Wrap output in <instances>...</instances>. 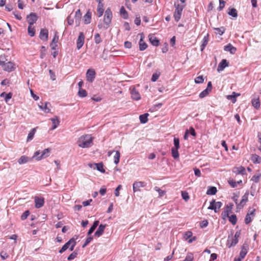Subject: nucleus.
Wrapping results in <instances>:
<instances>
[{
  "label": "nucleus",
  "mask_w": 261,
  "mask_h": 261,
  "mask_svg": "<svg viewBox=\"0 0 261 261\" xmlns=\"http://www.w3.org/2000/svg\"><path fill=\"white\" fill-rule=\"evenodd\" d=\"M78 145L82 148H88L92 144V138L89 135L82 136L77 141Z\"/></svg>",
  "instance_id": "f257e3e1"
},
{
  "label": "nucleus",
  "mask_w": 261,
  "mask_h": 261,
  "mask_svg": "<svg viewBox=\"0 0 261 261\" xmlns=\"http://www.w3.org/2000/svg\"><path fill=\"white\" fill-rule=\"evenodd\" d=\"M113 15L112 11L110 8H108L104 15L103 18V22H104V26L103 28L105 29H107L110 25L111 23Z\"/></svg>",
  "instance_id": "f03ea898"
},
{
  "label": "nucleus",
  "mask_w": 261,
  "mask_h": 261,
  "mask_svg": "<svg viewBox=\"0 0 261 261\" xmlns=\"http://www.w3.org/2000/svg\"><path fill=\"white\" fill-rule=\"evenodd\" d=\"M175 10L174 13V18L176 22H178L181 18L182 10L185 7L184 5H180L178 2L174 3Z\"/></svg>",
  "instance_id": "7ed1b4c3"
},
{
  "label": "nucleus",
  "mask_w": 261,
  "mask_h": 261,
  "mask_svg": "<svg viewBox=\"0 0 261 261\" xmlns=\"http://www.w3.org/2000/svg\"><path fill=\"white\" fill-rule=\"evenodd\" d=\"M76 242L74 238L70 239L67 243H66L59 250L60 253H62L65 252L68 248L70 251L73 250L74 248L76 245Z\"/></svg>",
  "instance_id": "20e7f679"
},
{
  "label": "nucleus",
  "mask_w": 261,
  "mask_h": 261,
  "mask_svg": "<svg viewBox=\"0 0 261 261\" xmlns=\"http://www.w3.org/2000/svg\"><path fill=\"white\" fill-rule=\"evenodd\" d=\"M50 151V149L46 148L42 151L41 156H38V155H39L40 153L39 151H37L35 152L33 157H36V160L37 161H40L42 159H44L48 157L49 155Z\"/></svg>",
  "instance_id": "39448f33"
},
{
  "label": "nucleus",
  "mask_w": 261,
  "mask_h": 261,
  "mask_svg": "<svg viewBox=\"0 0 261 261\" xmlns=\"http://www.w3.org/2000/svg\"><path fill=\"white\" fill-rule=\"evenodd\" d=\"M255 210L254 208H250L249 209L245 219V223L246 224H249L252 221L253 218L255 217Z\"/></svg>",
  "instance_id": "423d86ee"
},
{
  "label": "nucleus",
  "mask_w": 261,
  "mask_h": 261,
  "mask_svg": "<svg viewBox=\"0 0 261 261\" xmlns=\"http://www.w3.org/2000/svg\"><path fill=\"white\" fill-rule=\"evenodd\" d=\"M222 204L221 202H216L215 199H213L211 202L208 209L214 210L215 213L218 212V210L221 207Z\"/></svg>",
  "instance_id": "0eeeda50"
},
{
  "label": "nucleus",
  "mask_w": 261,
  "mask_h": 261,
  "mask_svg": "<svg viewBox=\"0 0 261 261\" xmlns=\"http://www.w3.org/2000/svg\"><path fill=\"white\" fill-rule=\"evenodd\" d=\"M146 185V183L144 181H135L133 185L134 192L140 191V188L145 187Z\"/></svg>",
  "instance_id": "6e6552de"
},
{
  "label": "nucleus",
  "mask_w": 261,
  "mask_h": 261,
  "mask_svg": "<svg viewBox=\"0 0 261 261\" xmlns=\"http://www.w3.org/2000/svg\"><path fill=\"white\" fill-rule=\"evenodd\" d=\"M96 73L94 69H89L86 73V77L88 82L92 83L95 77Z\"/></svg>",
  "instance_id": "1a4fd4ad"
},
{
  "label": "nucleus",
  "mask_w": 261,
  "mask_h": 261,
  "mask_svg": "<svg viewBox=\"0 0 261 261\" xmlns=\"http://www.w3.org/2000/svg\"><path fill=\"white\" fill-rule=\"evenodd\" d=\"M37 18L38 17L36 13H31L29 15L27 16V20L29 25H33L34 23L36 22Z\"/></svg>",
  "instance_id": "9d476101"
},
{
  "label": "nucleus",
  "mask_w": 261,
  "mask_h": 261,
  "mask_svg": "<svg viewBox=\"0 0 261 261\" xmlns=\"http://www.w3.org/2000/svg\"><path fill=\"white\" fill-rule=\"evenodd\" d=\"M85 36L83 32H80L79 36L76 41V47L80 49L84 43Z\"/></svg>",
  "instance_id": "9b49d317"
},
{
  "label": "nucleus",
  "mask_w": 261,
  "mask_h": 261,
  "mask_svg": "<svg viewBox=\"0 0 261 261\" xmlns=\"http://www.w3.org/2000/svg\"><path fill=\"white\" fill-rule=\"evenodd\" d=\"M34 202L35 207L37 208H39L43 206L44 203V198L42 197H39L35 196L34 198Z\"/></svg>",
  "instance_id": "f8f14e48"
},
{
  "label": "nucleus",
  "mask_w": 261,
  "mask_h": 261,
  "mask_svg": "<svg viewBox=\"0 0 261 261\" xmlns=\"http://www.w3.org/2000/svg\"><path fill=\"white\" fill-rule=\"evenodd\" d=\"M39 38L42 41H47L48 38V30L45 28L41 29L39 34Z\"/></svg>",
  "instance_id": "ddd939ff"
},
{
  "label": "nucleus",
  "mask_w": 261,
  "mask_h": 261,
  "mask_svg": "<svg viewBox=\"0 0 261 261\" xmlns=\"http://www.w3.org/2000/svg\"><path fill=\"white\" fill-rule=\"evenodd\" d=\"M249 196V192L247 191L244 195L242 196V199L238 205V208H242L245 205L246 203L248 201Z\"/></svg>",
  "instance_id": "4468645a"
},
{
  "label": "nucleus",
  "mask_w": 261,
  "mask_h": 261,
  "mask_svg": "<svg viewBox=\"0 0 261 261\" xmlns=\"http://www.w3.org/2000/svg\"><path fill=\"white\" fill-rule=\"evenodd\" d=\"M2 67L4 70L8 72H11L14 70L15 68L14 64L11 62H8L5 64H4Z\"/></svg>",
  "instance_id": "2eb2a0df"
},
{
  "label": "nucleus",
  "mask_w": 261,
  "mask_h": 261,
  "mask_svg": "<svg viewBox=\"0 0 261 261\" xmlns=\"http://www.w3.org/2000/svg\"><path fill=\"white\" fill-rule=\"evenodd\" d=\"M102 1L103 0L96 1V2L98 3L97 8V16L98 17H101L103 15L104 12L103 4L102 3Z\"/></svg>",
  "instance_id": "dca6fc26"
},
{
  "label": "nucleus",
  "mask_w": 261,
  "mask_h": 261,
  "mask_svg": "<svg viewBox=\"0 0 261 261\" xmlns=\"http://www.w3.org/2000/svg\"><path fill=\"white\" fill-rule=\"evenodd\" d=\"M228 66V63L226 59H223L219 64L217 71L220 72L222 71L224 68Z\"/></svg>",
  "instance_id": "f3484780"
},
{
  "label": "nucleus",
  "mask_w": 261,
  "mask_h": 261,
  "mask_svg": "<svg viewBox=\"0 0 261 261\" xmlns=\"http://www.w3.org/2000/svg\"><path fill=\"white\" fill-rule=\"evenodd\" d=\"M232 172L237 174L244 175L246 174L245 168L243 166L234 167L232 169Z\"/></svg>",
  "instance_id": "a211bd4d"
},
{
  "label": "nucleus",
  "mask_w": 261,
  "mask_h": 261,
  "mask_svg": "<svg viewBox=\"0 0 261 261\" xmlns=\"http://www.w3.org/2000/svg\"><path fill=\"white\" fill-rule=\"evenodd\" d=\"M221 216L223 219L222 223L225 224L227 218H228V204L225 205V210L222 213Z\"/></svg>",
  "instance_id": "6ab92c4d"
},
{
  "label": "nucleus",
  "mask_w": 261,
  "mask_h": 261,
  "mask_svg": "<svg viewBox=\"0 0 261 261\" xmlns=\"http://www.w3.org/2000/svg\"><path fill=\"white\" fill-rule=\"evenodd\" d=\"M106 227V225L100 224L95 232L94 235L97 237H100L103 234Z\"/></svg>",
  "instance_id": "aec40b11"
},
{
  "label": "nucleus",
  "mask_w": 261,
  "mask_h": 261,
  "mask_svg": "<svg viewBox=\"0 0 261 261\" xmlns=\"http://www.w3.org/2000/svg\"><path fill=\"white\" fill-rule=\"evenodd\" d=\"M82 16V13L80 9H78L75 13V22L76 25L78 26L80 24V20Z\"/></svg>",
  "instance_id": "412c9836"
},
{
  "label": "nucleus",
  "mask_w": 261,
  "mask_h": 261,
  "mask_svg": "<svg viewBox=\"0 0 261 261\" xmlns=\"http://www.w3.org/2000/svg\"><path fill=\"white\" fill-rule=\"evenodd\" d=\"M132 97L135 100H138L141 98L140 94L135 88H133L131 92Z\"/></svg>",
  "instance_id": "4be33fe9"
},
{
  "label": "nucleus",
  "mask_w": 261,
  "mask_h": 261,
  "mask_svg": "<svg viewBox=\"0 0 261 261\" xmlns=\"http://www.w3.org/2000/svg\"><path fill=\"white\" fill-rule=\"evenodd\" d=\"M50 120L51 121L53 124L51 129V130L55 129L59 125L60 121L59 120V118L57 116H56L54 118H51L50 119Z\"/></svg>",
  "instance_id": "5701e85b"
},
{
  "label": "nucleus",
  "mask_w": 261,
  "mask_h": 261,
  "mask_svg": "<svg viewBox=\"0 0 261 261\" xmlns=\"http://www.w3.org/2000/svg\"><path fill=\"white\" fill-rule=\"evenodd\" d=\"M31 160V159L29 158L28 156L25 155H22L18 159V163L19 164L21 165L27 163Z\"/></svg>",
  "instance_id": "b1692460"
},
{
  "label": "nucleus",
  "mask_w": 261,
  "mask_h": 261,
  "mask_svg": "<svg viewBox=\"0 0 261 261\" xmlns=\"http://www.w3.org/2000/svg\"><path fill=\"white\" fill-rule=\"evenodd\" d=\"M120 15L124 19H127L128 18V14L125 10L124 7L122 6L120 9Z\"/></svg>",
  "instance_id": "393cba45"
},
{
  "label": "nucleus",
  "mask_w": 261,
  "mask_h": 261,
  "mask_svg": "<svg viewBox=\"0 0 261 261\" xmlns=\"http://www.w3.org/2000/svg\"><path fill=\"white\" fill-rule=\"evenodd\" d=\"M149 40L150 43L154 46H158L159 45V40L153 35L149 36Z\"/></svg>",
  "instance_id": "a878e982"
},
{
  "label": "nucleus",
  "mask_w": 261,
  "mask_h": 261,
  "mask_svg": "<svg viewBox=\"0 0 261 261\" xmlns=\"http://www.w3.org/2000/svg\"><path fill=\"white\" fill-rule=\"evenodd\" d=\"M208 41V35L207 34L204 37L202 40V43L200 46V50L202 51L207 45Z\"/></svg>",
  "instance_id": "bb28decb"
},
{
  "label": "nucleus",
  "mask_w": 261,
  "mask_h": 261,
  "mask_svg": "<svg viewBox=\"0 0 261 261\" xmlns=\"http://www.w3.org/2000/svg\"><path fill=\"white\" fill-rule=\"evenodd\" d=\"M91 13L89 11L84 15L83 20L85 24H89L91 22Z\"/></svg>",
  "instance_id": "cd10ccee"
},
{
  "label": "nucleus",
  "mask_w": 261,
  "mask_h": 261,
  "mask_svg": "<svg viewBox=\"0 0 261 261\" xmlns=\"http://www.w3.org/2000/svg\"><path fill=\"white\" fill-rule=\"evenodd\" d=\"M147 47V44L143 41V37L142 36L139 41V49L141 51L144 50Z\"/></svg>",
  "instance_id": "c85d7f7f"
},
{
  "label": "nucleus",
  "mask_w": 261,
  "mask_h": 261,
  "mask_svg": "<svg viewBox=\"0 0 261 261\" xmlns=\"http://www.w3.org/2000/svg\"><path fill=\"white\" fill-rule=\"evenodd\" d=\"M241 95V94L239 93H236L235 92H233L231 94L229 95V100L232 103H235L237 101V97Z\"/></svg>",
  "instance_id": "c756f323"
},
{
  "label": "nucleus",
  "mask_w": 261,
  "mask_h": 261,
  "mask_svg": "<svg viewBox=\"0 0 261 261\" xmlns=\"http://www.w3.org/2000/svg\"><path fill=\"white\" fill-rule=\"evenodd\" d=\"M217 189L215 187H208L206 191V194L208 195H213L216 194Z\"/></svg>",
  "instance_id": "7c9ffc66"
},
{
  "label": "nucleus",
  "mask_w": 261,
  "mask_h": 261,
  "mask_svg": "<svg viewBox=\"0 0 261 261\" xmlns=\"http://www.w3.org/2000/svg\"><path fill=\"white\" fill-rule=\"evenodd\" d=\"M252 162L254 164H259L261 162V158L257 154H252L251 158Z\"/></svg>",
  "instance_id": "2f4dec72"
},
{
  "label": "nucleus",
  "mask_w": 261,
  "mask_h": 261,
  "mask_svg": "<svg viewBox=\"0 0 261 261\" xmlns=\"http://www.w3.org/2000/svg\"><path fill=\"white\" fill-rule=\"evenodd\" d=\"M98 224H99V221L97 220V221H94L92 226L89 229V230L87 233V234L88 235L91 234L95 230L96 228L98 225Z\"/></svg>",
  "instance_id": "473e14b6"
},
{
  "label": "nucleus",
  "mask_w": 261,
  "mask_h": 261,
  "mask_svg": "<svg viewBox=\"0 0 261 261\" xmlns=\"http://www.w3.org/2000/svg\"><path fill=\"white\" fill-rule=\"evenodd\" d=\"M149 114L148 113H145L144 114L141 115L139 116L140 121L141 123H146L148 121V116Z\"/></svg>",
  "instance_id": "72a5a7b5"
},
{
  "label": "nucleus",
  "mask_w": 261,
  "mask_h": 261,
  "mask_svg": "<svg viewBox=\"0 0 261 261\" xmlns=\"http://www.w3.org/2000/svg\"><path fill=\"white\" fill-rule=\"evenodd\" d=\"M94 165L96 166L95 168L101 173H105V170L103 169V165L102 163H94Z\"/></svg>",
  "instance_id": "f704fd0d"
},
{
  "label": "nucleus",
  "mask_w": 261,
  "mask_h": 261,
  "mask_svg": "<svg viewBox=\"0 0 261 261\" xmlns=\"http://www.w3.org/2000/svg\"><path fill=\"white\" fill-rule=\"evenodd\" d=\"M28 34L31 37L34 36L35 34V28L33 27V25H29L28 28Z\"/></svg>",
  "instance_id": "c9c22d12"
},
{
  "label": "nucleus",
  "mask_w": 261,
  "mask_h": 261,
  "mask_svg": "<svg viewBox=\"0 0 261 261\" xmlns=\"http://www.w3.org/2000/svg\"><path fill=\"white\" fill-rule=\"evenodd\" d=\"M252 106L256 109H258L260 107V101L259 98L253 99L252 100Z\"/></svg>",
  "instance_id": "e433bc0d"
},
{
  "label": "nucleus",
  "mask_w": 261,
  "mask_h": 261,
  "mask_svg": "<svg viewBox=\"0 0 261 261\" xmlns=\"http://www.w3.org/2000/svg\"><path fill=\"white\" fill-rule=\"evenodd\" d=\"M178 149H176L174 147L171 148L172 155L174 159H177L179 158Z\"/></svg>",
  "instance_id": "4c0bfd02"
},
{
  "label": "nucleus",
  "mask_w": 261,
  "mask_h": 261,
  "mask_svg": "<svg viewBox=\"0 0 261 261\" xmlns=\"http://www.w3.org/2000/svg\"><path fill=\"white\" fill-rule=\"evenodd\" d=\"M242 180L241 179L238 180V181H235L233 180H229V185L232 188H235L237 186V185H242Z\"/></svg>",
  "instance_id": "58836bf2"
},
{
  "label": "nucleus",
  "mask_w": 261,
  "mask_h": 261,
  "mask_svg": "<svg viewBox=\"0 0 261 261\" xmlns=\"http://www.w3.org/2000/svg\"><path fill=\"white\" fill-rule=\"evenodd\" d=\"M48 105H50V103L48 102H45L44 106H39L40 109H41L44 112L47 113L50 112V109L48 107Z\"/></svg>",
  "instance_id": "ea45409f"
},
{
  "label": "nucleus",
  "mask_w": 261,
  "mask_h": 261,
  "mask_svg": "<svg viewBox=\"0 0 261 261\" xmlns=\"http://www.w3.org/2000/svg\"><path fill=\"white\" fill-rule=\"evenodd\" d=\"M36 132V128H33L29 133L28 138H27V141H29L30 140H31L33 139L34 134Z\"/></svg>",
  "instance_id": "a19ab883"
},
{
  "label": "nucleus",
  "mask_w": 261,
  "mask_h": 261,
  "mask_svg": "<svg viewBox=\"0 0 261 261\" xmlns=\"http://www.w3.org/2000/svg\"><path fill=\"white\" fill-rule=\"evenodd\" d=\"M120 158V153L119 151H116L115 155L114 157V162L116 165H117L119 162V159Z\"/></svg>",
  "instance_id": "79ce46f5"
},
{
  "label": "nucleus",
  "mask_w": 261,
  "mask_h": 261,
  "mask_svg": "<svg viewBox=\"0 0 261 261\" xmlns=\"http://www.w3.org/2000/svg\"><path fill=\"white\" fill-rule=\"evenodd\" d=\"M78 95L81 97H85L87 95V93L85 89L80 88L78 92Z\"/></svg>",
  "instance_id": "37998d69"
},
{
  "label": "nucleus",
  "mask_w": 261,
  "mask_h": 261,
  "mask_svg": "<svg viewBox=\"0 0 261 261\" xmlns=\"http://www.w3.org/2000/svg\"><path fill=\"white\" fill-rule=\"evenodd\" d=\"M247 253L246 249L243 247L240 253V256L238 258H241V260L243 259Z\"/></svg>",
  "instance_id": "c03bdc74"
},
{
  "label": "nucleus",
  "mask_w": 261,
  "mask_h": 261,
  "mask_svg": "<svg viewBox=\"0 0 261 261\" xmlns=\"http://www.w3.org/2000/svg\"><path fill=\"white\" fill-rule=\"evenodd\" d=\"M229 16H231L233 17H237L238 16V12L237 10L234 8H232L229 9Z\"/></svg>",
  "instance_id": "a18cd8bd"
},
{
  "label": "nucleus",
  "mask_w": 261,
  "mask_h": 261,
  "mask_svg": "<svg viewBox=\"0 0 261 261\" xmlns=\"http://www.w3.org/2000/svg\"><path fill=\"white\" fill-rule=\"evenodd\" d=\"M237 221V218L236 215L233 214L229 216V222L233 225H235Z\"/></svg>",
  "instance_id": "49530a36"
},
{
  "label": "nucleus",
  "mask_w": 261,
  "mask_h": 261,
  "mask_svg": "<svg viewBox=\"0 0 261 261\" xmlns=\"http://www.w3.org/2000/svg\"><path fill=\"white\" fill-rule=\"evenodd\" d=\"M160 75V72H156L152 74V77H151V81L153 82H156L157 80L159 79V76Z\"/></svg>",
  "instance_id": "de8ad7c7"
},
{
  "label": "nucleus",
  "mask_w": 261,
  "mask_h": 261,
  "mask_svg": "<svg viewBox=\"0 0 261 261\" xmlns=\"http://www.w3.org/2000/svg\"><path fill=\"white\" fill-rule=\"evenodd\" d=\"M154 190L159 193L160 197L163 196L166 193V192L165 191L162 190L158 187H155L154 188Z\"/></svg>",
  "instance_id": "09e8293b"
},
{
  "label": "nucleus",
  "mask_w": 261,
  "mask_h": 261,
  "mask_svg": "<svg viewBox=\"0 0 261 261\" xmlns=\"http://www.w3.org/2000/svg\"><path fill=\"white\" fill-rule=\"evenodd\" d=\"M94 41L96 44H99L102 41L100 35L98 33L94 35Z\"/></svg>",
  "instance_id": "8fccbe9b"
},
{
  "label": "nucleus",
  "mask_w": 261,
  "mask_h": 261,
  "mask_svg": "<svg viewBox=\"0 0 261 261\" xmlns=\"http://www.w3.org/2000/svg\"><path fill=\"white\" fill-rule=\"evenodd\" d=\"M93 240V237L92 236H90L89 237H88L85 243H84V244L82 246V248H85L87 245H88L90 243V242Z\"/></svg>",
  "instance_id": "3c124183"
},
{
  "label": "nucleus",
  "mask_w": 261,
  "mask_h": 261,
  "mask_svg": "<svg viewBox=\"0 0 261 261\" xmlns=\"http://www.w3.org/2000/svg\"><path fill=\"white\" fill-rule=\"evenodd\" d=\"M209 92H210V91L205 89V90H204L203 91H202L200 93L199 97L200 98H204V97H205L206 96H207Z\"/></svg>",
  "instance_id": "603ef678"
},
{
  "label": "nucleus",
  "mask_w": 261,
  "mask_h": 261,
  "mask_svg": "<svg viewBox=\"0 0 261 261\" xmlns=\"http://www.w3.org/2000/svg\"><path fill=\"white\" fill-rule=\"evenodd\" d=\"M30 213L29 211L27 210L25 211L21 216V219L22 220H25L30 215Z\"/></svg>",
  "instance_id": "864d4df0"
},
{
  "label": "nucleus",
  "mask_w": 261,
  "mask_h": 261,
  "mask_svg": "<svg viewBox=\"0 0 261 261\" xmlns=\"http://www.w3.org/2000/svg\"><path fill=\"white\" fill-rule=\"evenodd\" d=\"M77 255V253L75 251L73 252L71 254H70L68 257H67V259L68 260H71L76 257Z\"/></svg>",
  "instance_id": "5fc2aeb1"
},
{
  "label": "nucleus",
  "mask_w": 261,
  "mask_h": 261,
  "mask_svg": "<svg viewBox=\"0 0 261 261\" xmlns=\"http://www.w3.org/2000/svg\"><path fill=\"white\" fill-rule=\"evenodd\" d=\"M204 82L203 76H198L195 79V82L196 84H201Z\"/></svg>",
  "instance_id": "6e6d98bb"
},
{
  "label": "nucleus",
  "mask_w": 261,
  "mask_h": 261,
  "mask_svg": "<svg viewBox=\"0 0 261 261\" xmlns=\"http://www.w3.org/2000/svg\"><path fill=\"white\" fill-rule=\"evenodd\" d=\"M260 177V174L254 175L252 176V178H251V180H252L254 182L257 183V182H258L259 181Z\"/></svg>",
  "instance_id": "4d7b16f0"
},
{
  "label": "nucleus",
  "mask_w": 261,
  "mask_h": 261,
  "mask_svg": "<svg viewBox=\"0 0 261 261\" xmlns=\"http://www.w3.org/2000/svg\"><path fill=\"white\" fill-rule=\"evenodd\" d=\"M174 148L176 149L179 148V140L177 138H174Z\"/></svg>",
  "instance_id": "13d9d810"
},
{
  "label": "nucleus",
  "mask_w": 261,
  "mask_h": 261,
  "mask_svg": "<svg viewBox=\"0 0 261 261\" xmlns=\"http://www.w3.org/2000/svg\"><path fill=\"white\" fill-rule=\"evenodd\" d=\"M192 232L191 231H187L184 234V238L186 240L189 239L192 236Z\"/></svg>",
  "instance_id": "bf43d9fd"
},
{
  "label": "nucleus",
  "mask_w": 261,
  "mask_h": 261,
  "mask_svg": "<svg viewBox=\"0 0 261 261\" xmlns=\"http://www.w3.org/2000/svg\"><path fill=\"white\" fill-rule=\"evenodd\" d=\"M7 61L6 57L3 55L0 56V66H3L4 64H5V62Z\"/></svg>",
  "instance_id": "052dcab7"
},
{
  "label": "nucleus",
  "mask_w": 261,
  "mask_h": 261,
  "mask_svg": "<svg viewBox=\"0 0 261 261\" xmlns=\"http://www.w3.org/2000/svg\"><path fill=\"white\" fill-rule=\"evenodd\" d=\"M194 259L193 255L192 253H189L186 257L184 261H193Z\"/></svg>",
  "instance_id": "680f3d73"
},
{
  "label": "nucleus",
  "mask_w": 261,
  "mask_h": 261,
  "mask_svg": "<svg viewBox=\"0 0 261 261\" xmlns=\"http://www.w3.org/2000/svg\"><path fill=\"white\" fill-rule=\"evenodd\" d=\"M181 196L182 198L186 201H187L189 199L188 193L186 192H182Z\"/></svg>",
  "instance_id": "e2e57ef3"
},
{
  "label": "nucleus",
  "mask_w": 261,
  "mask_h": 261,
  "mask_svg": "<svg viewBox=\"0 0 261 261\" xmlns=\"http://www.w3.org/2000/svg\"><path fill=\"white\" fill-rule=\"evenodd\" d=\"M237 51V48L229 43V53L234 54Z\"/></svg>",
  "instance_id": "0e129e2a"
},
{
  "label": "nucleus",
  "mask_w": 261,
  "mask_h": 261,
  "mask_svg": "<svg viewBox=\"0 0 261 261\" xmlns=\"http://www.w3.org/2000/svg\"><path fill=\"white\" fill-rule=\"evenodd\" d=\"M194 174L195 175V176H197V177H200L201 176V171L200 170L197 168H194Z\"/></svg>",
  "instance_id": "69168bd1"
},
{
  "label": "nucleus",
  "mask_w": 261,
  "mask_h": 261,
  "mask_svg": "<svg viewBox=\"0 0 261 261\" xmlns=\"http://www.w3.org/2000/svg\"><path fill=\"white\" fill-rule=\"evenodd\" d=\"M0 255H1V258L3 260L5 259L6 258H7L8 257V255L7 253L4 251H3L1 252Z\"/></svg>",
  "instance_id": "338daca9"
},
{
  "label": "nucleus",
  "mask_w": 261,
  "mask_h": 261,
  "mask_svg": "<svg viewBox=\"0 0 261 261\" xmlns=\"http://www.w3.org/2000/svg\"><path fill=\"white\" fill-rule=\"evenodd\" d=\"M12 97V94L10 92L8 94H6V96L5 97V100L6 102H7Z\"/></svg>",
  "instance_id": "774afa93"
}]
</instances>
